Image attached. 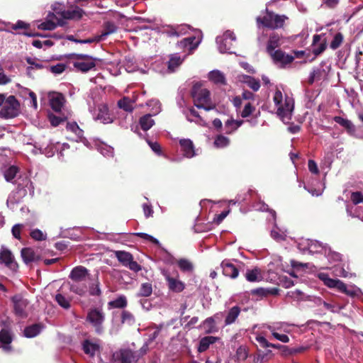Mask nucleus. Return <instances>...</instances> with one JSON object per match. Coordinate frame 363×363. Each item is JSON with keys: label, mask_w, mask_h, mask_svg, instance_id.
Listing matches in <instances>:
<instances>
[{"label": "nucleus", "mask_w": 363, "mask_h": 363, "mask_svg": "<svg viewBox=\"0 0 363 363\" xmlns=\"http://www.w3.org/2000/svg\"><path fill=\"white\" fill-rule=\"evenodd\" d=\"M328 247L326 245H323L322 243L319 242L317 240H311V245H309V250L308 251L310 254L314 253H324L327 254Z\"/></svg>", "instance_id": "36"}, {"label": "nucleus", "mask_w": 363, "mask_h": 363, "mask_svg": "<svg viewBox=\"0 0 363 363\" xmlns=\"http://www.w3.org/2000/svg\"><path fill=\"white\" fill-rule=\"evenodd\" d=\"M115 255L118 260L123 265L126 266L133 259V255L125 251H116Z\"/></svg>", "instance_id": "44"}, {"label": "nucleus", "mask_w": 363, "mask_h": 363, "mask_svg": "<svg viewBox=\"0 0 363 363\" xmlns=\"http://www.w3.org/2000/svg\"><path fill=\"white\" fill-rule=\"evenodd\" d=\"M209 79L214 84L222 85L225 84V77L223 72L219 70H213L208 74Z\"/></svg>", "instance_id": "38"}, {"label": "nucleus", "mask_w": 363, "mask_h": 363, "mask_svg": "<svg viewBox=\"0 0 363 363\" xmlns=\"http://www.w3.org/2000/svg\"><path fill=\"white\" fill-rule=\"evenodd\" d=\"M147 106L150 108L152 114L157 115L161 111V104L157 99H151L147 102Z\"/></svg>", "instance_id": "59"}, {"label": "nucleus", "mask_w": 363, "mask_h": 363, "mask_svg": "<svg viewBox=\"0 0 363 363\" xmlns=\"http://www.w3.org/2000/svg\"><path fill=\"white\" fill-rule=\"evenodd\" d=\"M134 101L130 100L128 97H123L122 99L119 100L118 102V105L120 108L123 109L125 111L131 112L133 109Z\"/></svg>", "instance_id": "53"}, {"label": "nucleus", "mask_w": 363, "mask_h": 363, "mask_svg": "<svg viewBox=\"0 0 363 363\" xmlns=\"http://www.w3.org/2000/svg\"><path fill=\"white\" fill-rule=\"evenodd\" d=\"M72 292L83 296L87 291V285L83 282H74L70 287Z\"/></svg>", "instance_id": "47"}, {"label": "nucleus", "mask_w": 363, "mask_h": 363, "mask_svg": "<svg viewBox=\"0 0 363 363\" xmlns=\"http://www.w3.org/2000/svg\"><path fill=\"white\" fill-rule=\"evenodd\" d=\"M253 208L255 210V211H269L271 215H272V219L274 221H275L276 220V212L273 210H270L268 207V206L262 202V201H259L256 203H255L253 205Z\"/></svg>", "instance_id": "55"}, {"label": "nucleus", "mask_w": 363, "mask_h": 363, "mask_svg": "<svg viewBox=\"0 0 363 363\" xmlns=\"http://www.w3.org/2000/svg\"><path fill=\"white\" fill-rule=\"evenodd\" d=\"M32 187V183L30 179L25 178L23 180V184H18L16 190L13 191L9 196L6 204L7 206L12 209H15L16 204L18 203L21 199L27 194V188Z\"/></svg>", "instance_id": "5"}, {"label": "nucleus", "mask_w": 363, "mask_h": 363, "mask_svg": "<svg viewBox=\"0 0 363 363\" xmlns=\"http://www.w3.org/2000/svg\"><path fill=\"white\" fill-rule=\"evenodd\" d=\"M0 264H4L13 270L18 267L12 252L6 247H2L0 250Z\"/></svg>", "instance_id": "18"}, {"label": "nucleus", "mask_w": 363, "mask_h": 363, "mask_svg": "<svg viewBox=\"0 0 363 363\" xmlns=\"http://www.w3.org/2000/svg\"><path fill=\"white\" fill-rule=\"evenodd\" d=\"M83 11L79 8H76L74 10H63L60 13V19L65 20L66 19H79L82 16Z\"/></svg>", "instance_id": "29"}, {"label": "nucleus", "mask_w": 363, "mask_h": 363, "mask_svg": "<svg viewBox=\"0 0 363 363\" xmlns=\"http://www.w3.org/2000/svg\"><path fill=\"white\" fill-rule=\"evenodd\" d=\"M1 325L3 327L0 331L1 347L4 352H10L11 351V343L13 340L10 330V323L9 320H2Z\"/></svg>", "instance_id": "10"}, {"label": "nucleus", "mask_w": 363, "mask_h": 363, "mask_svg": "<svg viewBox=\"0 0 363 363\" xmlns=\"http://www.w3.org/2000/svg\"><path fill=\"white\" fill-rule=\"evenodd\" d=\"M30 235L33 240L37 241H43L47 239L46 233H44L42 230L38 228L31 230Z\"/></svg>", "instance_id": "62"}, {"label": "nucleus", "mask_w": 363, "mask_h": 363, "mask_svg": "<svg viewBox=\"0 0 363 363\" xmlns=\"http://www.w3.org/2000/svg\"><path fill=\"white\" fill-rule=\"evenodd\" d=\"M18 172V168L15 166L9 167L4 172V177L7 182H11L15 178Z\"/></svg>", "instance_id": "64"}, {"label": "nucleus", "mask_w": 363, "mask_h": 363, "mask_svg": "<svg viewBox=\"0 0 363 363\" xmlns=\"http://www.w3.org/2000/svg\"><path fill=\"white\" fill-rule=\"evenodd\" d=\"M240 313V308L235 306L230 308L227 312L225 317L224 326L230 325L235 323Z\"/></svg>", "instance_id": "27"}, {"label": "nucleus", "mask_w": 363, "mask_h": 363, "mask_svg": "<svg viewBox=\"0 0 363 363\" xmlns=\"http://www.w3.org/2000/svg\"><path fill=\"white\" fill-rule=\"evenodd\" d=\"M139 123L141 128L147 131L153 126L155 121L152 119L151 114H146L140 118Z\"/></svg>", "instance_id": "42"}, {"label": "nucleus", "mask_w": 363, "mask_h": 363, "mask_svg": "<svg viewBox=\"0 0 363 363\" xmlns=\"http://www.w3.org/2000/svg\"><path fill=\"white\" fill-rule=\"evenodd\" d=\"M220 266L223 269V274L231 279H235L238 277L239 271L243 266V263L237 260H223Z\"/></svg>", "instance_id": "11"}, {"label": "nucleus", "mask_w": 363, "mask_h": 363, "mask_svg": "<svg viewBox=\"0 0 363 363\" xmlns=\"http://www.w3.org/2000/svg\"><path fill=\"white\" fill-rule=\"evenodd\" d=\"M255 111V106L250 101H245L243 108L239 110L238 113L242 118L249 117Z\"/></svg>", "instance_id": "50"}, {"label": "nucleus", "mask_w": 363, "mask_h": 363, "mask_svg": "<svg viewBox=\"0 0 363 363\" xmlns=\"http://www.w3.org/2000/svg\"><path fill=\"white\" fill-rule=\"evenodd\" d=\"M201 327L206 333H216L218 332L219 328L213 318H207L201 324Z\"/></svg>", "instance_id": "35"}, {"label": "nucleus", "mask_w": 363, "mask_h": 363, "mask_svg": "<svg viewBox=\"0 0 363 363\" xmlns=\"http://www.w3.org/2000/svg\"><path fill=\"white\" fill-rule=\"evenodd\" d=\"M194 105L199 108L210 111L215 108V104L211 101L210 91L203 89L199 84L194 85L191 91Z\"/></svg>", "instance_id": "4"}, {"label": "nucleus", "mask_w": 363, "mask_h": 363, "mask_svg": "<svg viewBox=\"0 0 363 363\" xmlns=\"http://www.w3.org/2000/svg\"><path fill=\"white\" fill-rule=\"evenodd\" d=\"M235 34L230 30L225 31L223 35L218 36L216 38V43L219 52L221 53H232L230 50L233 42H235Z\"/></svg>", "instance_id": "9"}, {"label": "nucleus", "mask_w": 363, "mask_h": 363, "mask_svg": "<svg viewBox=\"0 0 363 363\" xmlns=\"http://www.w3.org/2000/svg\"><path fill=\"white\" fill-rule=\"evenodd\" d=\"M185 114L188 121L194 122L201 126L207 125V123L199 116L194 108H189Z\"/></svg>", "instance_id": "25"}, {"label": "nucleus", "mask_w": 363, "mask_h": 363, "mask_svg": "<svg viewBox=\"0 0 363 363\" xmlns=\"http://www.w3.org/2000/svg\"><path fill=\"white\" fill-rule=\"evenodd\" d=\"M27 63L29 65V67L27 68V72L28 75L31 74V71L33 69H42L43 65L38 62H37L35 59L31 57H27L26 59Z\"/></svg>", "instance_id": "60"}, {"label": "nucleus", "mask_w": 363, "mask_h": 363, "mask_svg": "<svg viewBox=\"0 0 363 363\" xmlns=\"http://www.w3.org/2000/svg\"><path fill=\"white\" fill-rule=\"evenodd\" d=\"M135 347V344H132ZM147 350V345H144L140 350L135 347H121L112 355V363H137Z\"/></svg>", "instance_id": "2"}, {"label": "nucleus", "mask_w": 363, "mask_h": 363, "mask_svg": "<svg viewBox=\"0 0 363 363\" xmlns=\"http://www.w3.org/2000/svg\"><path fill=\"white\" fill-rule=\"evenodd\" d=\"M334 121L341 126L344 127L349 134L352 135H354L355 126L350 120L341 116H335L334 117Z\"/></svg>", "instance_id": "32"}, {"label": "nucleus", "mask_w": 363, "mask_h": 363, "mask_svg": "<svg viewBox=\"0 0 363 363\" xmlns=\"http://www.w3.org/2000/svg\"><path fill=\"white\" fill-rule=\"evenodd\" d=\"M273 101L277 116L284 123H289L292 118L294 109V99L277 89L274 93Z\"/></svg>", "instance_id": "1"}, {"label": "nucleus", "mask_w": 363, "mask_h": 363, "mask_svg": "<svg viewBox=\"0 0 363 363\" xmlns=\"http://www.w3.org/2000/svg\"><path fill=\"white\" fill-rule=\"evenodd\" d=\"M108 305L114 308H123L127 306V299L125 296L121 295L117 298L110 301Z\"/></svg>", "instance_id": "52"}, {"label": "nucleus", "mask_w": 363, "mask_h": 363, "mask_svg": "<svg viewBox=\"0 0 363 363\" xmlns=\"http://www.w3.org/2000/svg\"><path fill=\"white\" fill-rule=\"evenodd\" d=\"M48 97L52 109L56 112L61 111L65 104L63 95L58 92H51Z\"/></svg>", "instance_id": "19"}, {"label": "nucleus", "mask_w": 363, "mask_h": 363, "mask_svg": "<svg viewBox=\"0 0 363 363\" xmlns=\"http://www.w3.org/2000/svg\"><path fill=\"white\" fill-rule=\"evenodd\" d=\"M245 277L250 282H258L262 279L261 270L257 267L247 269Z\"/></svg>", "instance_id": "30"}, {"label": "nucleus", "mask_w": 363, "mask_h": 363, "mask_svg": "<svg viewBox=\"0 0 363 363\" xmlns=\"http://www.w3.org/2000/svg\"><path fill=\"white\" fill-rule=\"evenodd\" d=\"M162 274L167 282L169 289L174 293L182 292L185 289V284L178 278L172 277L167 271L163 270Z\"/></svg>", "instance_id": "16"}, {"label": "nucleus", "mask_w": 363, "mask_h": 363, "mask_svg": "<svg viewBox=\"0 0 363 363\" xmlns=\"http://www.w3.org/2000/svg\"><path fill=\"white\" fill-rule=\"evenodd\" d=\"M64 25L63 20L59 18L53 13H50L45 21L38 25V28L44 30H54L57 26H62Z\"/></svg>", "instance_id": "17"}, {"label": "nucleus", "mask_w": 363, "mask_h": 363, "mask_svg": "<svg viewBox=\"0 0 363 363\" xmlns=\"http://www.w3.org/2000/svg\"><path fill=\"white\" fill-rule=\"evenodd\" d=\"M82 347L86 354L92 357L99 350L100 345L99 340L92 341L86 340L84 341Z\"/></svg>", "instance_id": "24"}, {"label": "nucleus", "mask_w": 363, "mask_h": 363, "mask_svg": "<svg viewBox=\"0 0 363 363\" xmlns=\"http://www.w3.org/2000/svg\"><path fill=\"white\" fill-rule=\"evenodd\" d=\"M267 328L270 332H277L278 330L283 331L286 333H289L291 332V325L284 322H279L272 325H267Z\"/></svg>", "instance_id": "37"}, {"label": "nucleus", "mask_w": 363, "mask_h": 363, "mask_svg": "<svg viewBox=\"0 0 363 363\" xmlns=\"http://www.w3.org/2000/svg\"><path fill=\"white\" fill-rule=\"evenodd\" d=\"M118 27L113 22L108 21L104 25L101 34L97 36V40H104L108 35L117 31Z\"/></svg>", "instance_id": "26"}, {"label": "nucleus", "mask_w": 363, "mask_h": 363, "mask_svg": "<svg viewBox=\"0 0 363 363\" xmlns=\"http://www.w3.org/2000/svg\"><path fill=\"white\" fill-rule=\"evenodd\" d=\"M65 236L73 240H80L82 239L81 229L79 228H73L67 231V235Z\"/></svg>", "instance_id": "63"}, {"label": "nucleus", "mask_w": 363, "mask_h": 363, "mask_svg": "<svg viewBox=\"0 0 363 363\" xmlns=\"http://www.w3.org/2000/svg\"><path fill=\"white\" fill-rule=\"evenodd\" d=\"M343 35L340 33H335L330 42V48L333 50L337 49L343 42Z\"/></svg>", "instance_id": "58"}, {"label": "nucleus", "mask_w": 363, "mask_h": 363, "mask_svg": "<svg viewBox=\"0 0 363 363\" xmlns=\"http://www.w3.org/2000/svg\"><path fill=\"white\" fill-rule=\"evenodd\" d=\"M92 116L95 121H99L104 124L113 122L108 107L105 104L99 105L97 108L92 113Z\"/></svg>", "instance_id": "15"}, {"label": "nucleus", "mask_w": 363, "mask_h": 363, "mask_svg": "<svg viewBox=\"0 0 363 363\" xmlns=\"http://www.w3.org/2000/svg\"><path fill=\"white\" fill-rule=\"evenodd\" d=\"M177 264L183 272H191L194 269L193 264L186 259H181L178 260Z\"/></svg>", "instance_id": "56"}, {"label": "nucleus", "mask_w": 363, "mask_h": 363, "mask_svg": "<svg viewBox=\"0 0 363 363\" xmlns=\"http://www.w3.org/2000/svg\"><path fill=\"white\" fill-rule=\"evenodd\" d=\"M321 36L320 35H315L313 36V52L315 55H318L320 53H322L326 48V43L325 42H321L318 43L320 41Z\"/></svg>", "instance_id": "40"}, {"label": "nucleus", "mask_w": 363, "mask_h": 363, "mask_svg": "<svg viewBox=\"0 0 363 363\" xmlns=\"http://www.w3.org/2000/svg\"><path fill=\"white\" fill-rule=\"evenodd\" d=\"M104 320L105 313L101 308H92L87 313L86 321L92 325L97 334L103 333Z\"/></svg>", "instance_id": "8"}, {"label": "nucleus", "mask_w": 363, "mask_h": 363, "mask_svg": "<svg viewBox=\"0 0 363 363\" xmlns=\"http://www.w3.org/2000/svg\"><path fill=\"white\" fill-rule=\"evenodd\" d=\"M243 123V121L242 120H233V119H228L225 122V132L228 134L232 133L233 131L237 130L239 127H240Z\"/></svg>", "instance_id": "41"}, {"label": "nucleus", "mask_w": 363, "mask_h": 363, "mask_svg": "<svg viewBox=\"0 0 363 363\" xmlns=\"http://www.w3.org/2000/svg\"><path fill=\"white\" fill-rule=\"evenodd\" d=\"M60 149V143L53 144L50 143L45 147H40L39 151L40 153L44 154L46 157H52L56 151Z\"/></svg>", "instance_id": "45"}, {"label": "nucleus", "mask_w": 363, "mask_h": 363, "mask_svg": "<svg viewBox=\"0 0 363 363\" xmlns=\"http://www.w3.org/2000/svg\"><path fill=\"white\" fill-rule=\"evenodd\" d=\"M94 146L96 149L104 157H111L113 156V148L102 142L95 141Z\"/></svg>", "instance_id": "34"}, {"label": "nucleus", "mask_w": 363, "mask_h": 363, "mask_svg": "<svg viewBox=\"0 0 363 363\" xmlns=\"http://www.w3.org/2000/svg\"><path fill=\"white\" fill-rule=\"evenodd\" d=\"M21 257L26 264L37 262L40 259L39 255L30 247L21 250Z\"/></svg>", "instance_id": "22"}, {"label": "nucleus", "mask_w": 363, "mask_h": 363, "mask_svg": "<svg viewBox=\"0 0 363 363\" xmlns=\"http://www.w3.org/2000/svg\"><path fill=\"white\" fill-rule=\"evenodd\" d=\"M18 108V103L13 96L8 97L4 102L0 111V116L4 118H13L16 116Z\"/></svg>", "instance_id": "12"}, {"label": "nucleus", "mask_w": 363, "mask_h": 363, "mask_svg": "<svg viewBox=\"0 0 363 363\" xmlns=\"http://www.w3.org/2000/svg\"><path fill=\"white\" fill-rule=\"evenodd\" d=\"M88 276V270L84 267L78 266L72 270L69 278L74 281V282H83L86 280Z\"/></svg>", "instance_id": "21"}, {"label": "nucleus", "mask_w": 363, "mask_h": 363, "mask_svg": "<svg viewBox=\"0 0 363 363\" xmlns=\"http://www.w3.org/2000/svg\"><path fill=\"white\" fill-rule=\"evenodd\" d=\"M327 76L326 71L323 67H318L313 70L311 73L308 82L313 84L315 82L323 80Z\"/></svg>", "instance_id": "31"}, {"label": "nucleus", "mask_w": 363, "mask_h": 363, "mask_svg": "<svg viewBox=\"0 0 363 363\" xmlns=\"http://www.w3.org/2000/svg\"><path fill=\"white\" fill-rule=\"evenodd\" d=\"M287 17L284 15L274 14L273 12L267 10V14L262 18L261 17L257 18V23L258 25L272 28L277 29L283 27Z\"/></svg>", "instance_id": "6"}, {"label": "nucleus", "mask_w": 363, "mask_h": 363, "mask_svg": "<svg viewBox=\"0 0 363 363\" xmlns=\"http://www.w3.org/2000/svg\"><path fill=\"white\" fill-rule=\"evenodd\" d=\"M152 293V284L149 282L143 283L140 285V289L137 294L138 296L148 297Z\"/></svg>", "instance_id": "51"}, {"label": "nucleus", "mask_w": 363, "mask_h": 363, "mask_svg": "<svg viewBox=\"0 0 363 363\" xmlns=\"http://www.w3.org/2000/svg\"><path fill=\"white\" fill-rule=\"evenodd\" d=\"M67 131H69L75 135L73 140L77 142H82L85 146H88V140L83 137V130L79 127L77 123L72 122L67 123L66 125Z\"/></svg>", "instance_id": "20"}, {"label": "nucleus", "mask_w": 363, "mask_h": 363, "mask_svg": "<svg viewBox=\"0 0 363 363\" xmlns=\"http://www.w3.org/2000/svg\"><path fill=\"white\" fill-rule=\"evenodd\" d=\"M42 327L40 324H34L28 326L24 330V335L26 337L32 338L37 336L41 331Z\"/></svg>", "instance_id": "43"}, {"label": "nucleus", "mask_w": 363, "mask_h": 363, "mask_svg": "<svg viewBox=\"0 0 363 363\" xmlns=\"http://www.w3.org/2000/svg\"><path fill=\"white\" fill-rule=\"evenodd\" d=\"M200 43L201 38H199V36L198 38L192 36L184 38L178 43V45L180 48H187L189 50H191L195 49Z\"/></svg>", "instance_id": "28"}, {"label": "nucleus", "mask_w": 363, "mask_h": 363, "mask_svg": "<svg viewBox=\"0 0 363 363\" xmlns=\"http://www.w3.org/2000/svg\"><path fill=\"white\" fill-rule=\"evenodd\" d=\"M183 60L177 54L171 56L168 62V70L173 72L182 64Z\"/></svg>", "instance_id": "48"}, {"label": "nucleus", "mask_w": 363, "mask_h": 363, "mask_svg": "<svg viewBox=\"0 0 363 363\" xmlns=\"http://www.w3.org/2000/svg\"><path fill=\"white\" fill-rule=\"evenodd\" d=\"M240 80L247 84L255 91H258L260 87L259 82L250 76L243 75Z\"/></svg>", "instance_id": "49"}, {"label": "nucleus", "mask_w": 363, "mask_h": 363, "mask_svg": "<svg viewBox=\"0 0 363 363\" xmlns=\"http://www.w3.org/2000/svg\"><path fill=\"white\" fill-rule=\"evenodd\" d=\"M73 66L78 71L87 72L96 66V58L88 55L73 54Z\"/></svg>", "instance_id": "7"}, {"label": "nucleus", "mask_w": 363, "mask_h": 363, "mask_svg": "<svg viewBox=\"0 0 363 363\" xmlns=\"http://www.w3.org/2000/svg\"><path fill=\"white\" fill-rule=\"evenodd\" d=\"M323 305L325 309L333 313H339L344 307L334 301L326 302L325 301L319 300V305Z\"/></svg>", "instance_id": "46"}, {"label": "nucleus", "mask_w": 363, "mask_h": 363, "mask_svg": "<svg viewBox=\"0 0 363 363\" xmlns=\"http://www.w3.org/2000/svg\"><path fill=\"white\" fill-rule=\"evenodd\" d=\"M317 277L323 282V284L330 289H337L339 291L344 293L351 297L359 296L362 291L355 286H347L342 281L337 279H332L327 273L319 272Z\"/></svg>", "instance_id": "3"}, {"label": "nucleus", "mask_w": 363, "mask_h": 363, "mask_svg": "<svg viewBox=\"0 0 363 363\" xmlns=\"http://www.w3.org/2000/svg\"><path fill=\"white\" fill-rule=\"evenodd\" d=\"M15 314L21 318H26L28 315L29 301L21 295H16L12 298Z\"/></svg>", "instance_id": "13"}, {"label": "nucleus", "mask_w": 363, "mask_h": 363, "mask_svg": "<svg viewBox=\"0 0 363 363\" xmlns=\"http://www.w3.org/2000/svg\"><path fill=\"white\" fill-rule=\"evenodd\" d=\"M271 236L273 239L277 241L283 240L286 237V230L279 229L277 224L274 223V227L271 230Z\"/></svg>", "instance_id": "54"}, {"label": "nucleus", "mask_w": 363, "mask_h": 363, "mask_svg": "<svg viewBox=\"0 0 363 363\" xmlns=\"http://www.w3.org/2000/svg\"><path fill=\"white\" fill-rule=\"evenodd\" d=\"M280 38L278 35L274 34L270 36L267 45V52L268 54H271L272 52H275L276 48L281 45Z\"/></svg>", "instance_id": "39"}, {"label": "nucleus", "mask_w": 363, "mask_h": 363, "mask_svg": "<svg viewBox=\"0 0 363 363\" xmlns=\"http://www.w3.org/2000/svg\"><path fill=\"white\" fill-rule=\"evenodd\" d=\"M269 55L274 63L279 67H284L286 65L291 64L294 60L293 55H288L279 49L272 52Z\"/></svg>", "instance_id": "14"}, {"label": "nucleus", "mask_w": 363, "mask_h": 363, "mask_svg": "<svg viewBox=\"0 0 363 363\" xmlns=\"http://www.w3.org/2000/svg\"><path fill=\"white\" fill-rule=\"evenodd\" d=\"M230 144V140L228 137L223 135H218L214 140V145L218 148L227 147Z\"/></svg>", "instance_id": "57"}, {"label": "nucleus", "mask_w": 363, "mask_h": 363, "mask_svg": "<svg viewBox=\"0 0 363 363\" xmlns=\"http://www.w3.org/2000/svg\"><path fill=\"white\" fill-rule=\"evenodd\" d=\"M55 301L61 307L65 309L70 307V301L61 294H56Z\"/></svg>", "instance_id": "61"}, {"label": "nucleus", "mask_w": 363, "mask_h": 363, "mask_svg": "<svg viewBox=\"0 0 363 363\" xmlns=\"http://www.w3.org/2000/svg\"><path fill=\"white\" fill-rule=\"evenodd\" d=\"M218 340V337L213 336H206L201 338L199 341L198 351L199 352H205L208 349L211 345L215 343Z\"/></svg>", "instance_id": "33"}, {"label": "nucleus", "mask_w": 363, "mask_h": 363, "mask_svg": "<svg viewBox=\"0 0 363 363\" xmlns=\"http://www.w3.org/2000/svg\"><path fill=\"white\" fill-rule=\"evenodd\" d=\"M179 144L184 155L186 157L191 158L196 155L194 146L193 142L189 139H182L179 140Z\"/></svg>", "instance_id": "23"}]
</instances>
